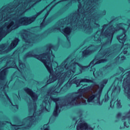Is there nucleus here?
I'll return each instance as SVG.
<instances>
[{
  "instance_id": "25",
  "label": "nucleus",
  "mask_w": 130,
  "mask_h": 130,
  "mask_svg": "<svg viewBox=\"0 0 130 130\" xmlns=\"http://www.w3.org/2000/svg\"><path fill=\"white\" fill-rule=\"evenodd\" d=\"M127 52V51L125 50V49H124L123 51V53L124 54H126V53Z\"/></svg>"
},
{
  "instance_id": "30",
  "label": "nucleus",
  "mask_w": 130,
  "mask_h": 130,
  "mask_svg": "<svg viewBox=\"0 0 130 130\" xmlns=\"http://www.w3.org/2000/svg\"><path fill=\"white\" fill-rule=\"evenodd\" d=\"M33 117H35V114H34V115L31 117V118H33Z\"/></svg>"
},
{
  "instance_id": "2",
  "label": "nucleus",
  "mask_w": 130,
  "mask_h": 130,
  "mask_svg": "<svg viewBox=\"0 0 130 130\" xmlns=\"http://www.w3.org/2000/svg\"><path fill=\"white\" fill-rule=\"evenodd\" d=\"M107 82V80H105L99 85L91 86L86 88H90V89H93L95 90L94 94L91 95L88 99L87 102L88 103H95L98 104V105H101V104L100 103V96H101V93H102V89L104 88V85H106Z\"/></svg>"
},
{
  "instance_id": "9",
  "label": "nucleus",
  "mask_w": 130,
  "mask_h": 130,
  "mask_svg": "<svg viewBox=\"0 0 130 130\" xmlns=\"http://www.w3.org/2000/svg\"><path fill=\"white\" fill-rule=\"evenodd\" d=\"M123 25V24H119L117 26L116 28H113V26H111L109 28L110 31V36L112 37L113 36V34L115 31H117V30H120V29H123L122 27H121V26Z\"/></svg>"
},
{
  "instance_id": "7",
  "label": "nucleus",
  "mask_w": 130,
  "mask_h": 130,
  "mask_svg": "<svg viewBox=\"0 0 130 130\" xmlns=\"http://www.w3.org/2000/svg\"><path fill=\"white\" fill-rule=\"evenodd\" d=\"M106 61V60L103 59H100L98 60L96 59V58L90 62L89 64V67H91V71L93 72V75L95 78H97V74L95 73V72L94 71V70H93V67L95 66V64H98L99 63H101V62H105Z\"/></svg>"
},
{
  "instance_id": "42",
  "label": "nucleus",
  "mask_w": 130,
  "mask_h": 130,
  "mask_svg": "<svg viewBox=\"0 0 130 130\" xmlns=\"http://www.w3.org/2000/svg\"><path fill=\"white\" fill-rule=\"evenodd\" d=\"M85 100H87V98H85Z\"/></svg>"
},
{
  "instance_id": "12",
  "label": "nucleus",
  "mask_w": 130,
  "mask_h": 130,
  "mask_svg": "<svg viewBox=\"0 0 130 130\" xmlns=\"http://www.w3.org/2000/svg\"><path fill=\"white\" fill-rule=\"evenodd\" d=\"M118 40H119L120 43H124L125 40H126V37L125 36V34L123 33L121 35L118 36L117 37Z\"/></svg>"
},
{
  "instance_id": "10",
  "label": "nucleus",
  "mask_w": 130,
  "mask_h": 130,
  "mask_svg": "<svg viewBox=\"0 0 130 130\" xmlns=\"http://www.w3.org/2000/svg\"><path fill=\"white\" fill-rule=\"evenodd\" d=\"M24 90L25 92H26L27 94H28V95H30V96H31L32 100H34V101L37 100L38 96H37L36 94L34 93V92H33V91H32L31 89L28 88H26Z\"/></svg>"
},
{
  "instance_id": "35",
  "label": "nucleus",
  "mask_w": 130,
  "mask_h": 130,
  "mask_svg": "<svg viewBox=\"0 0 130 130\" xmlns=\"http://www.w3.org/2000/svg\"><path fill=\"white\" fill-rule=\"evenodd\" d=\"M10 103H11V105H13V106H15L14 105H13V103H12V102H10Z\"/></svg>"
},
{
  "instance_id": "31",
  "label": "nucleus",
  "mask_w": 130,
  "mask_h": 130,
  "mask_svg": "<svg viewBox=\"0 0 130 130\" xmlns=\"http://www.w3.org/2000/svg\"><path fill=\"white\" fill-rule=\"evenodd\" d=\"M123 119H126V117H123Z\"/></svg>"
},
{
  "instance_id": "23",
  "label": "nucleus",
  "mask_w": 130,
  "mask_h": 130,
  "mask_svg": "<svg viewBox=\"0 0 130 130\" xmlns=\"http://www.w3.org/2000/svg\"><path fill=\"white\" fill-rule=\"evenodd\" d=\"M41 0H31L30 2H35V4H36L37 3H38V2H40Z\"/></svg>"
},
{
  "instance_id": "29",
  "label": "nucleus",
  "mask_w": 130,
  "mask_h": 130,
  "mask_svg": "<svg viewBox=\"0 0 130 130\" xmlns=\"http://www.w3.org/2000/svg\"><path fill=\"white\" fill-rule=\"evenodd\" d=\"M75 101H77V100H74L73 101H72V103H74V102H75Z\"/></svg>"
},
{
  "instance_id": "16",
  "label": "nucleus",
  "mask_w": 130,
  "mask_h": 130,
  "mask_svg": "<svg viewBox=\"0 0 130 130\" xmlns=\"http://www.w3.org/2000/svg\"><path fill=\"white\" fill-rule=\"evenodd\" d=\"M6 48L5 47V45H2L0 47V54H4L8 52V50H6Z\"/></svg>"
},
{
  "instance_id": "22",
  "label": "nucleus",
  "mask_w": 130,
  "mask_h": 130,
  "mask_svg": "<svg viewBox=\"0 0 130 130\" xmlns=\"http://www.w3.org/2000/svg\"><path fill=\"white\" fill-rule=\"evenodd\" d=\"M108 100H109V96L105 95V101H108Z\"/></svg>"
},
{
  "instance_id": "28",
  "label": "nucleus",
  "mask_w": 130,
  "mask_h": 130,
  "mask_svg": "<svg viewBox=\"0 0 130 130\" xmlns=\"http://www.w3.org/2000/svg\"><path fill=\"white\" fill-rule=\"evenodd\" d=\"M82 103H83V104H86V100H84V102H82Z\"/></svg>"
},
{
  "instance_id": "26",
  "label": "nucleus",
  "mask_w": 130,
  "mask_h": 130,
  "mask_svg": "<svg viewBox=\"0 0 130 130\" xmlns=\"http://www.w3.org/2000/svg\"><path fill=\"white\" fill-rule=\"evenodd\" d=\"M19 67L21 68V67H25V64H19Z\"/></svg>"
},
{
  "instance_id": "18",
  "label": "nucleus",
  "mask_w": 130,
  "mask_h": 130,
  "mask_svg": "<svg viewBox=\"0 0 130 130\" xmlns=\"http://www.w3.org/2000/svg\"><path fill=\"white\" fill-rule=\"evenodd\" d=\"M90 82H91V80H89V79H82L80 81L79 84L77 85V87H79L80 86V85H81L82 83H90Z\"/></svg>"
},
{
  "instance_id": "21",
  "label": "nucleus",
  "mask_w": 130,
  "mask_h": 130,
  "mask_svg": "<svg viewBox=\"0 0 130 130\" xmlns=\"http://www.w3.org/2000/svg\"><path fill=\"white\" fill-rule=\"evenodd\" d=\"M6 72H7V69H3V70L1 72V74L2 75H6Z\"/></svg>"
},
{
  "instance_id": "40",
  "label": "nucleus",
  "mask_w": 130,
  "mask_h": 130,
  "mask_svg": "<svg viewBox=\"0 0 130 130\" xmlns=\"http://www.w3.org/2000/svg\"><path fill=\"white\" fill-rule=\"evenodd\" d=\"M56 64L57 66V63H56Z\"/></svg>"
},
{
  "instance_id": "34",
  "label": "nucleus",
  "mask_w": 130,
  "mask_h": 130,
  "mask_svg": "<svg viewBox=\"0 0 130 130\" xmlns=\"http://www.w3.org/2000/svg\"><path fill=\"white\" fill-rule=\"evenodd\" d=\"M25 12H26V10H23V11H22V13H25Z\"/></svg>"
},
{
  "instance_id": "1",
  "label": "nucleus",
  "mask_w": 130,
  "mask_h": 130,
  "mask_svg": "<svg viewBox=\"0 0 130 130\" xmlns=\"http://www.w3.org/2000/svg\"><path fill=\"white\" fill-rule=\"evenodd\" d=\"M70 63L71 66L67 68V65L63 66V63L61 64L59 71H60V74H61L60 77L62 79L70 78V77L73 78L74 76V74H75V72H76V67H79L82 70H84V69L87 68L86 67H83L82 65L79 64V63H78V60L76 59L71 61Z\"/></svg>"
},
{
  "instance_id": "41",
  "label": "nucleus",
  "mask_w": 130,
  "mask_h": 130,
  "mask_svg": "<svg viewBox=\"0 0 130 130\" xmlns=\"http://www.w3.org/2000/svg\"><path fill=\"white\" fill-rule=\"evenodd\" d=\"M59 84V82H58V83L57 84V85H58Z\"/></svg>"
},
{
  "instance_id": "3",
  "label": "nucleus",
  "mask_w": 130,
  "mask_h": 130,
  "mask_svg": "<svg viewBox=\"0 0 130 130\" xmlns=\"http://www.w3.org/2000/svg\"><path fill=\"white\" fill-rule=\"evenodd\" d=\"M34 56L36 58L39 59V60L42 61L49 73H50V79L48 81V83H53V82L56 81V77L55 76L52 77V73L53 70H52V66L51 64V61L50 60V56H49V54L44 53L40 55H35ZM51 77H52V78Z\"/></svg>"
},
{
  "instance_id": "20",
  "label": "nucleus",
  "mask_w": 130,
  "mask_h": 130,
  "mask_svg": "<svg viewBox=\"0 0 130 130\" xmlns=\"http://www.w3.org/2000/svg\"><path fill=\"white\" fill-rule=\"evenodd\" d=\"M44 130H49V126H48V124L44 125Z\"/></svg>"
},
{
  "instance_id": "36",
  "label": "nucleus",
  "mask_w": 130,
  "mask_h": 130,
  "mask_svg": "<svg viewBox=\"0 0 130 130\" xmlns=\"http://www.w3.org/2000/svg\"><path fill=\"white\" fill-rule=\"evenodd\" d=\"M20 13H21V11H19L18 12V14H20Z\"/></svg>"
},
{
  "instance_id": "39",
  "label": "nucleus",
  "mask_w": 130,
  "mask_h": 130,
  "mask_svg": "<svg viewBox=\"0 0 130 130\" xmlns=\"http://www.w3.org/2000/svg\"><path fill=\"white\" fill-rule=\"evenodd\" d=\"M62 84V83H61V84H60V85H61Z\"/></svg>"
},
{
  "instance_id": "43",
  "label": "nucleus",
  "mask_w": 130,
  "mask_h": 130,
  "mask_svg": "<svg viewBox=\"0 0 130 130\" xmlns=\"http://www.w3.org/2000/svg\"><path fill=\"white\" fill-rule=\"evenodd\" d=\"M98 76H99V74H98Z\"/></svg>"
},
{
  "instance_id": "44",
  "label": "nucleus",
  "mask_w": 130,
  "mask_h": 130,
  "mask_svg": "<svg viewBox=\"0 0 130 130\" xmlns=\"http://www.w3.org/2000/svg\"><path fill=\"white\" fill-rule=\"evenodd\" d=\"M48 97H49V95H48Z\"/></svg>"
},
{
  "instance_id": "24",
  "label": "nucleus",
  "mask_w": 130,
  "mask_h": 130,
  "mask_svg": "<svg viewBox=\"0 0 130 130\" xmlns=\"http://www.w3.org/2000/svg\"><path fill=\"white\" fill-rule=\"evenodd\" d=\"M107 26H108V25H104L103 26V30H102V31H103L105 29V28H106V27H107Z\"/></svg>"
},
{
  "instance_id": "33",
  "label": "nucleus",
  "mask_w": 130,
  "mask_h": 130,
  "mask_svg": "<svg viewBox=\"0 0 130 130\" xmlns=\"http://www.w3.org/2000/svg\"><path fill=\"white\" fill-rule=\"evenodd\" d=\"M60 92V90H58V91L57 92V93H59Z\"/></svg>"
},
{
  "instance_id": "19",
  "label": "nucleus",
  "mask_w": 130,
  "mask_h": 130,
  "mask_svg": "<svg viewBox=\"0 0 130 130\" xmlns=\"http://www.w3.org/2000/svg\"><path fill=\"white\" fill-rule=\"evenodd\" d=\"M10 63H12V64H13V65H12L11 67L8 68V69H10V68H17V65L16 64V62H15V61H13L12 62H10Z\"/></svg>"
},
{
  "instance_id": "37",
  "label": "nucleus",
  "mask_w": 130,
  "mask_h": 130,
  "mask_svg": "<svg viewBox=\"0 0 130 130\" xmlns=\"http://www.w3.org/2000/svg\"><path fill=\"white\" fill-rule=\"evenodd\" d=\"M98 27H99V25H97Z\"/></svg>"
},
{
  "instance_id": "32",
  "label": "nucleus",
  "mask_w": 130,
  "mask_h": 130,
  "mask_svg": "<svg viewBox=\"0 0 130 130\" xmlns=\"http://www.w3.org/2000/svg\"><path fill=\"white\" fill-rule=\"evenodd\" d=\"M49 6H48L46 8H45V9H44V11H45V10H46V9H47V8H49Z\"/></svg>"
},
{
  "instance_id": "14",
  "label": "nucleus",
  "mask_w": 130,
  "mask_h": 130,
  "mask_svg": "<svg viewBox=\"0 0 130 130\" xmlns=\"http://www.w3.org/2000/svg\"><path fill=\"white\" fill-rule=\"evenodd\" d=\"M19 43V39L15 38L14 41H12L11 46L10 48L11 49H13V48H15L18 45V43Z\"/></svg>"
},
{
  "instance_id": "11",
  "label": "nucleus",
  "mask_w": 130,
  "mask_h": 130,
  "mask_svg": "<svg viewBox=\"0 0 130 130\" xmlns=\"http://www.w3.org/2000/svg\"><path fill=\"white\" fill-rule=\"evenodd\" d=\"M57 30H59V31H60V32L63 33L66 37H68V35H70V34L72 31V29L70 27H67L66 28L62 30L61 29V27L58 28Z\"/></svg>"
},
{
  "instance_id": "4",
  "label": "nucleus",
  "mask_w": 130,
  "mask_h": 130,
  "mask_svg": "<svg viewBox=\"0 0 130 130\" xmlns=\"http://www.w3.org/2000/svg\"><path fill=\"white\" fill-rule=\"evenodd\" d=\"M51 101L56 103V107L53 112V115L54 116H57V115L59 114V112H60V108H61V104L60 103V100H59V98H55L50 96L48 101V97L45 96L43 105H41L42 110L49 111V110H47V107H50V101Z\"/></svg>"
},
{
  "instance_id": "5",
  "label": "nucleus",
  "mask_w": 130,
  "mask_h": 130,
  "mask_svg": "<svg viewBox=\"0 0 130 130\" xmlns=\"http://www.w3.org/2000/svg\"><path fill=\"white\" fill-rule=\"evenodd\" d=\"M18 27L19 26L14 23L13 20H10L8 22H6L3 27H0V41L3 39V35L5 34L6 31H12V30H14Z\"/></svg>"
},
{
  "instance_id": "13",
  "label": "nucleus",
  "mask_w": 130,
  "mask_h": 130,
  "mask_svg": "<svg viewBox=\"0 0 130 130\" xmlns=\"http://www.w3.org/2000/svg\"><path fill=\"white\" fill-rule=\"evenodd\" d=\"M93 48V47H89L86 50L82 52V55L83 56H86V55H88V54H90L93 52V50H90Z\"/></svg>"
},
{
  "instance_id": "15",
  "label": "nucleus",
  "mask_w": 130,
  "mask_h": 130,
  "mask_svg": "<svg viewBox=\"0 0 130 130\" xmlns=\"http://www.w3.org/2000/svg\"><path fill=\"white\" fill-rule=\"evenodd\" d=\"M115 104H116V105L118 108H120V107H121V105H120V101L117 100V101H116L114 103V104H113V100L110 103V106H111V108H113Z\"/></svg>"
},
{
  "instance_id": "38",
  "label": "nucleus",
  "mask_w": 130,
  "mask_h": 130,
  "mask_svg": "<svg viewBox=\"0 0 130 130\" xmlns=\"http://www.w3.org/2000/svg\"><path fill=\"white\" fill-rule=\"evenodd\" d=\"M58 68H59L58 67H57V68H56V69H58Z\"/></svg>"
},
{
  "instance_id": "17",
  "label": "nucleus",
  "mask_w": 130,
  "mask_h": 130,
  "mask_svg": "<svg viewBox=\"0 0 130 130\" xmlns=\"http://www.w3.org/2000/svg\"><path fill=\"white\" fill-rule=\"evenodd\" d=\"M50 11H51V9H50L49 11L47 12L45 16H44L43 21L41 23V27H44V26L46 25V24H45V19H46V17L48 16V14H49V12H50Z\"/></svg>"
},
{
  "instance_id": "8",
  "label": "nucleus",
  "mask_w": 130,
  "mask_h": 130,
  "mask_svg": "<svg viewBox=\"0 0 130 130\" xmlns=\"http://www.w3.org/2000/svg\"><path fill=\"white\" fill-rule=\"evenodd\" d=\"M77 129L78 130H93L94 128L90 127L85 122H79V124L77 126Z\"/></svg>"
},
{
  "instance_id": "27",
  "label": "nucleus",
  "mask_w": 130,
  "mask_h": 130,
  "mask_svg": "<svg viewBox=\"0 0 130 130\" xmlns=\"http://www.w3.org/2000/svg\"><path fill=\"white\" fill-rule=\"evenodd\" d=\"M124 126H126V127H128V125H126V123L125 122L124 123Z\"/></svg>"
},
{
  "instance_id": "6",
  "label": "nucleus",
  "mask_w": 130,
  "mask_h": 130,
  "mask_svg": "<svg viewBox=\"0 0 130 130\" xmlns=\"http://www.w3.org/2000/svg\"><path fill=\"white\" fill-rule=\"evenodd\" d=\"M41 14V12H40L37 14V15H35L32 17H23L21 18L19 21L20 26L29 25V24H31L32 22L35 21V19H36L37 16L40 15Z\"/></svg>"
}]
</instances>
